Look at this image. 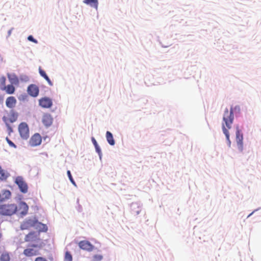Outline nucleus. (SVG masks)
Here are the masks:
<instances>
[{"label":"nucleus","mask_w":261,"mask_h":261,"mask_svg":"<svg viewBox=\"0 0 261 261\" xmlns=\"http://www.w3.org/2000/svg\"><path fill=\"white\" fill-rule=\"evenodd\" d=\"M80 248L83 250L91 251L94 247L88 241H81L79 243Z\"/></svg>","instance_id":"nucleus-10"},{"label":"nucleus","mask_w":261,"mask_h":261,"mask_svg":"<svg viewBox=\"0 0 261 261\" xmlns=\"http://www.w3.org/2000/svg\"><path fill=\"white\" fill-rule=\"evenodd\" d=\"M92 141L94 146H97L98 144L94 138H92Z\"/></svg>","instance_id":"nucleus-35"},{"label":"nucleus","mask_w":261,"mask_h":261,"mask_svg":"<svg viewBox=\"0 0 261 261\" xmlns=\"http://www.w3.org/2000/svg\"><path fill=\"white\" fill-rule=\"evenodd\" d=\"M64 259L65 261H72V256L69 251L65 252Z\"/></svg>","instance_id":"nucleus-27"},{"label":"nucleus","mask_w":261,"mask_h":261,"mask_svg":"<svg viewBox=\"0 0 261 261\" xmlns=\"http://www.w3.org/2000/svg\"><path fill=\"white\" fill-rule=\"evenodd\" d=\"M240 108L238 106H236L234 108L231 107L230 108V111H228L227 108H226L224 111L223 117V122L222 124V127L223 132L225 135L226 139L229 145L230 144V141L229 139V134L228 129L231 128V125L233 121V112H240Z\"/></svg>","instance_id":"nucleus-1"},{"label":"nucleus","mask_w":261,"mask_h":261,"mask_svg":"<svg viewBox=\"0 0 261 261\" xmlns=\"http://www.w3.org/2000/svg\"><path fill=\"white\" fill-rule=\"evenodd\" d=\"M106 138L109 144L111 145H114L115 144V140H114L113 135L111 132L109 131L107 132Z\"/></svg>","instance_id":"nucleus-23"},{"label":"nucleus","mask_w":261,"mask_h":261,"mask_svg":"<svg viewBox=\"0 0 261 261\" xmlns=\"http://www.w3.org/2000/svg\"><path fill=\"white\" fill-rule=\"evenodd\" d=\"M2 237V234L1 232H0V239H1Z\"/></svg>","instance_id":"nucleus-38"},{"label":"nucleus","mask_w":261,"mask_h":261,"mask_svg":"<svg viewBox=\"0 0 261 261\" xmlns=\"http://www.w3.org/2000/svg\"><path fill=\"white\" fill-rule=\"evenodd\" d=\"M35 261H47V260L42 257H38L35 259Z\"/></svg>","instance_id":"nucleus-34"},{"label":"nucleus","mask_w":261,"mask_h":261,"mask_svg":"<svg viewBox=\"0 0 261 261\" xmlns=\"http://www.w3.org/2000/svg\"><path fill=\"white\" fill-rule=\"evenodd\" d=\"M103 259V256L100 254H95L92 257V261H101Z\"/></svg>","instance_id":"nucleus-28"},{"label":"nucleus","mask_w":261,"mask_h":261,"mask_svg":"<svg viewBox=\"0 0 261 261\" xmlns=\"http://www.w3.org/2000/svg\"><path fill=\"white\" fill-rule=\"evenodd\" d=\"M7 76L11 84L17 85L19 83L18 79L15 74L8 73Z\"/></svg>","instance_id":"nucleus-17"},{"label":"nucleus","mask_w":261,"mask_h":261,"mask_svg":"<svg viewBox=\"0 0 261 261\" xmlns=\"http://www.w3.org/2000/svg\"><path fill=\"white\" fill-rule=\"evenodd\" d=\"M19 132L21 138L27 139L29 137V129L28 124L25 122H22L19 125Z\"/></svg>","instance_id":"nucleus-5"},{"label":"nucleus","mask_w":261,"mask_h":261,"mask_svg":"<svg viewBox=\"0 0 261 261\" xmlns=\"http://www.w3.org/2000/svg\"><path fill=\"white\" fill-rule=\"evenodd\" d=\"M35 248H28L23 250V253L27 257H32L39 254L38 250L35 249Z\"/></svg>","instance_id":"nucleus-12"},{"label":"nucleus","mask_w":261,"mask_h":261,"mask_svg":"<svg viewBox=\"0 0 261 261\" xmlns=\"http://www.w3.org/2000/svg\"><path fill=\"white\" fill-rule=\"evenodd\" d=\"M9 176L8 172L3 170L2 168L0 170V179L2 180H6Z\"/></svg>","instance_id":"nucleus-25"},{"label":"nucleus","mask_w":261,"mask_h":261,"mask_svg":"<svg viewBox=\"0 0 261 261\" xmlns=\"http://www.w3.org/2000/svg\"><path fill=\"white\" fill-rule=\"evenodd\" d=\"M1 90H5L6 93L9 94H12L15 92V87L11 85H8L6 86L5 87H1Z\"/></svg>","instance_id":"nucleus-18"},{"label":"nucleus","mask_w":261,"mask_h":261,"mask_svg":"<svg viewBox=\"0 0 261 261\" xmlns=\"http://www.w3.org/2000/svg\"><path fill=\"white\" fill-rule=\"evenodd\" d=\"M243 135L241 131L239 129V126H237L236 132V142L238 149L240 151L243 150Z\"/></svg>","instance_id":"nucleus-7"},{"label":"nucleus","mask_w":261,"mask_h":261,"mask_svg":"<svg viewBox=\"0 0 261 261\" xmlns=\"http://www.w3.org/2000/svg\"><path fill=\"white\" fill-rule=\"evenodd\" d=\"M84 3L94 8L96 10L98 8V2L97 0H84Z\"/></svg>","instance_id":"nucleus-21"},{"label":"nucleus","mask_w":261,"mask_h":261,"mask_svg":"<svg viewBox=\"0 0 261 261\" xmlns=\"http://www.w3.org/2000/svg\"><path fill=\"white\" fill-rule=\"evenodd\" d=\"M6 140H7L8 143L9 144L10 146H11L12 147H14L15 148L16 147V145L8 138H6Z\"/></svg>","instance_id":"nucleus-32"},{"label":"nucleus","mask_w":261,"mask_h":261,"mask_svg":"<svg viewBox=\"0 0 261 261\" xmlns=\"http://www.w3.org/2000/svg\"><path fill=\"white\" fill-rule=\"evenodd\" d=\"M16 99L14 96H9L6 100V105L10 109L14 108L16 106Z\"/></svg>","instance_id":"nucleus-15"},{"label":"nucleus","mask_w":261,"mask_h":261,"mask_svg":"<svg viewBox=\"0 0 261 261\" xmlns=\"http://www.w3.org/2000/svg\"><path fill=\"white\" fill-rule=\"evenodd\" d=\"M6 79L5 76H2L0 78V84L1 87H5L6 86Z\"/></svg>","instance_id":"nucleus-29"},{"label":"nucleus","mask_w":261,"mask_h":261,"mask_svg":"<svg viewBox=\"0 0 261 261\" xmlns=\"http://www.w3.org/2000/svg\"><path fill=\"white\" fill-rule=\"evenodd\" d=\"M13 30V28H12V29H11L10 30H9V31L8 32V37L10 36V35L11 34V33H12V31Z\"/></svg>","instance_id":"nucleus-36"},{"label":"nucleus","mask_w":261,"mask_h":261,"mask_svg":"<svg viewBox=\"0 0 261 261\" xmlns=\"http://www.w3.org/2000/svg\"><path fill=\"white\" fill-rule=\"evenodd\" d=\"M95 146L96 152L98 153L99 156L100 157L102 153H101V149H100L99 146H98V145H97V146Z\"/></svg>","instance_id":"nucleus-31"},{"label":"nucleus","mask_w":261,"mask_h":261,"mask_svg":"<svg viewBox=\"0 0 261 261\" xmlns=\"http://www.w3.org/2000/svg\"><path fill=\"white\" fill-rule=\"evenodd\" d=\"M11 196V193L8 190H4L2 191V197H1V201H4L5 199H8L10 198Z\"/></svg>","instance_id":"nucleus-22"},{"label":"nucleus","mask_w":261,"mask_h":261,"mask_svg":"<svg viewBox=\"0 0 261 261\" xmlns=\"http://www.w3.org/2000/svg\"><path fill=\"white\" fill-rule=\"evenodd\" d=\"M29 206L26 203L20 202L18 205H17L16 214L21 217L25 216L28 212Z\"/></svg>","instance_id":"nucleus-4"},{"label":"nucleus","mask_w":261,"mask_h":261,"mask_svg":"<svg viewBox=\"0 0 261 261\" xmlns=\"http://www.w3.org/2000/svg\"><path fill=\"white\" fill-rule=\"evenodd\" d=\"M17 116L18 115L16 113L14 112H12L10 113L9 118L4 116L3 117V119L6 123H7V122H8L13 123L17 120Z\"/></svg>","instance_id":"nucleus-16"},{"label":"nucleus","mask_w":261,"mask_h":261,"mask_svg":"<svg viewBox=\"0 0 261 261\" xmlns=\"http://www.w3.org/2000/svg\"><path fill=\"white\" fill-rule=\"evenodd\" d=\"M17 204L5 203L0 204V215L4 216H11L16 214Z\"/></svg>","instance_id":"nucleus-3"},{"label":"nucleus","mask_w":261,"mask_h":261,"mask_svg":"<svg viewBox=\"0 0 261 261\" xmlns=\"http://www.w3.org/2000/svg\"><path fill=\"white\" fill-rule=\"evenodd\" d=\"M39 72L41 76L44 77L45 79V80L47 82L48 85L49 86H52L53 85V83L51 82L49 78L48 77L45 72L43 69H42L41 67L39 68Z\"/></svg>","instance_id":"nucleus-19"},{"label":"nucleus","mask_w":261,"mask_h":261,"mask_svg":"<svg viewBox=\"0 0 261 261\" xmlns=\"http://www.w3.org/2000/svg\"><path fill=\"white\" fill-rule=\"evenodd\" d=\"M15 182L18 186L20 191L23 193H26L28 191L27 184L21 176H18L15 178Z\"/></svg>","instance_id":"nucleus-6"},{"label":"nucleus","mask_w":261,"mask_h":261,"mask_svg":"<svg viewBox=\"0 0 261 261\" xmlns=\"http://www.w3.org/2000/svg\"><path fill=\"white\" fill-rule=\"evenodd\" d=\"M39 72L41 76L44 77L45 79V80L47 82L48 85L49 86H52L53 85V83L51 82L49 78L48 77L45 72L43 69H42L41 67L39 68Z\"/></svg>","instance_id":"nucleus-20"},{"label":"nucleus","mask_w":261,"mask_h":261,"mask_svg":"<svg viewBox=\"0 0 261 261\" xmlns=\"http://www.w3.org/2000/svg\"><path fill=\"white\" fill-rule=\"evenodd\" d=\"M42 142V137L38 133H36L32 136L29 144L31 146H36L41 144Z\"/></svg>","instance_id":"nucleus-9"},{"label":"nucleus","mask_w":261,"mask_h":261,"mask_svg":"<svg viewBox=\"0 0 261 261\" xmlns=\"http://www.w3.org/2000/svg\"><path fill=\"white\" fill-rule=\"evenodd\" d=\"M8 128H9V129L10 130V132H12V130L11 127L9 125H8Z\"/></svg>","instance_id":"nucleus-37"},{"label":"nucleus","mask_w":261,"mask_h":261,"mask_svg":"<svg viewBox=\"0 0 261 261\" xmlns=\"http://www.w3.org/2000/svg\"><path fill=\"white\" fill-rule=\"evenodd\" d=\"M53 121V118L51 115L48 113L44 114L42 117V123L46 126H49L51 125Z\"/></svg>","instance_id":"nucleus-14"},{"label":"nucleus","mask_w":261,"mask_h":261,"mask_svg":"<svg viewBox=\"0 0 261 261\" xmlns=\"http://www.w3.org/2000/svg\"><path fill=\"white\" fill-rule=\"evenodd\" d=\"M36 224H38L37 227L39 228V230L37 232H39V233H40L41 231L46 232L47 231L48 228L46 225L38 222Z\"/></svg>","instance_id":"nucleus-26"},{"label":"nucleus","mask_w":261,"mask_h":261,"mask_svg":"<svg viewBox=\"0 0 261 261\" xmlns=\"http://www.w3.org/2000/svg\"><path fill=\"white\" fill-rule=\"evenodd\" d=\"M52 105V100L48 97H43L39 100V105L42 108H49Z\"/></svg>","instance_id":"nucleus-11"},{"label":"nucleus","mask_w":261,"mask_h":261,"mask_svg":"<svg viewBox=\"0 0 261 261\" xmlns=\"http://www.w3.org/2000/svg\"><path fill=\"white\" fill-rule=\"evenodd\" d=\"M10 256L9 253L7 252H3L0 256V261H10Z\"/></svg>","instance_id":"nucleus-24"},{"label":"nucleus","mask_w":261,"mask_h":261,"mask_svg":"<svg viewBox=\"0 0 261 261\" xmlns=\"http://www.w3.org/2000/svg\"><path fill=\"white\" fill-rule=\"evenodd\" d=\"M67 173L68 176L69 177V179L70 180V181L71 182V183L73 185L75 186V182L74 181V180H73V178L72 177V175H71L70 171L69 170H68L67 172Z\"/></svg>","instance_id":"nucleus-30"},{"label":"nucleus","mask_w":261,"mask_h":261,"mask_svg":"<svg viewBox=\"0 0 261 261\" xmlns=\"http://www.w3.org/2000/svg\"><path fill=\"white\" fill-rule=\"evenodd\" d=\"M39 88L35 85H31L28 88V92L32 96L36 97L39 94Z\"/></svg>","instance_id":"nucleus-13"},{"label":"nucleus","mask_w":261,"mask_h":261,"mask_svg":"<svg viewBox=\"0 0 261 261\" xmlns=\"http://www.w3.org/2000/svg\"><path fill=\"white\" fill-rule=\"evenodd\" d=\"M28 39L29 41H31L32 42H35V43H37V41L36 40H35V39H34L33 37L31 35L29 36L28 37Z\"/></svg>","instance_id":"nucleus-33"},{"label":"nucleus","mask_w":261,"mask_h":261,"mask_svg":"<svg viewBox=\"0 0 261 261\" xmlns=\"http://www.w3.org/2000/svg\"><path fill=\"white\" fill-rule=\"evenodd\" d=\"M37 223V221L32 219H26L21 223L20 228L21 230L29 229L35 226Z\"/></svg>","instance_id":"nucleus-8"},{"label":"nucleus","mask_w":261,"mask_h":261,"mask_svg":"<svg viewBox=\"0 0 261 261\" xmlns=\"http://www.w3.org/2000/svg\"><path fill=\"white\" fill-rule=\"evenodd\" d=\"M24 241L33 243L31 247L34 248H41L42 246L41 244H39L41 241L39 232L34 231H30L28 234L25 235Z\"/></svg>","instance_id":"nucleus-2"}]
</instances>
